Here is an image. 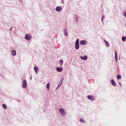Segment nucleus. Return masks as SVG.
Wrapping results in <instances>:
<instances>
[{"mask_svg": "<svg viewBox=\"0 0 126 126\" xmlns=\"http://www.w3.org/2000/svg\"><path fill=\"white\" fill-rule=\"evenodd\" d=\"M11 30H12V27H11L10 29V31H11Z\"/></svg>", "mask_w": 126, "mask_h": 126, "instance_id": "nucleus-29", "label": "nucleus"}, {"mask_svg": "<svg viewBox=\"0 0 126 126\" xmlns=\"http://www.w3.org/2000/svg\"><path fill=\"white\" fill-rule=\"evenodd\" d=\"M56 70L59 72H61V71H63V68L62 67H57Z\"/></svg>", "mask_w": 126, "mask_h": 126, "instance_id": "nucleus-13", "label": "nucleus"}, {"mask_svg": "<svg viewBox=\"0 0 126 126\" xmlns=\"http://www.w3.org/2000/svg\"><path fill=\"white\" fill-rule=\"evenodd\" d=\"M11 53H12L11 55L13 57H14V56H16V51H15V50H11Z\"/></svg>", "mask_w": 126, "mask_h": 126, "instance_id": "nucleus-8", "label": "nucleus"}, {"mask_svg": "<svg viewBox=\"0 0 126 126\" xmlns=\"http://www.w3.org/2000/svg\"><path fill=\"white\" fill-rule=\"evenodd\" d=\"M115 61L116 63H118V54H117V51L115 50Z\"/></svg>", "mask_w": 126, "mask_h": 126, "instance_id": "nucleus-7", "label": "nucleus"}, {"mask_svg": "<svg viewBox=\"0 0 126 126\" xmlns=\"http://www.w3.org/2000/svg\"><path fill=\"white\" fill-rule=\"evenodd\" d=\"M59 112L62 116H65V115L66 114V112L63 108H61L59 110Z\"/></svg>", "mask_w": 126, "mask_h": 126, "instance_id": "nucleus-1", "label": "nucleus"}, {"mask_svg": "<svg viewBox=\"0 0 126 126\" xmlns=\"http://www.w3.org/2000/svg\"><path fill=\"white\" fill-rule=\"evenodd\" d=\"M31 35L30 34H26L25 37V39H26V40H27V41H30V40H31Z\"/></svg>", "mask_w": 126, "mask_h": 126, "instance_id": "nucleus-2", "label": "nucleus"}, {"mask_svg": "<svg viewBox=\"0 0 126 126\" xmlns=\"http://www.w3.org/2000/svg\"><path fill=\"white\" fill-rule=\"evenodd\" d=\"M119 84H120V86H122V84H121L120 82H119Z\"/></svg>", "mask_w": 126, "mask_h": 126, "instance_id": "nucleus-27", "label": "nucleus"}, {"mask_svg": "<svg viewBox=\"0 0 126 126\" xmlns=\"http://www.w3.org/2000/svg\"><path fill=\"white\" fill-rule=\"evenodd\" d=\"M80 58L81 60H83V61H86V60H87V56L86 55H85L83 57L80 56Z\"/></svg>", "mask_w": 126, "mask_h": 126, "instance_id": "nucleus-6", "label": "nucleus"}, {"mask_svg": "<svg viewBox=\"0 0 126 126\" xmlns=\"http://www.w3.org/2000/svg\"><path fill=\"white\" fill-rule=\"evenodd\" d=\"M80 122L81 123H84V124L85 123V120H84V119H80Z\"/></svg>", "mask_w": 126, "mask_h": 126, "instance_id": "nucleus-19", "label": "nucleus"}, {"mask_svg": "<svg viewBox=\"0 0 126 126\" xmlns=\"http://www.w3.org/2000/svg\"><path fill=\"white\" fill-rule=\"evenodd\" d=\"M46 88L47 90L49 91L50 90V83H48L46 85Z\"/></svg>", "mask_w": 126, "mask_h": 126, "instance_id": "nucleus-16", "label": "nucleus"}, {"mask_svg": "<svg viewBox=\"0 0 126 126\" xmlns=\"http://www.w3.org/2000/svg\"><path fill=\"white\" fill-rule=\"evenodd\" d=\"M33 68L34 69L35 73H38V72L39 71V68H38V67L35 66Z\"/></svg>", "mask_w": 126, "mask_h": 126, "instance_id": "nucleus-9", "label": "nucleus"}, {"mask_svg": "<svg viewBox=\"0 0 126 126\" xmlns=\"http://www.w3.org/2000/svg\"><path fill=\"white\" fill-rule=\"evenodd\" d=\"M30 80H32V76H31L30 77Z\"/></svg>", "mask_w": 126, "mask_h": 126, "instance_id": "nucleus-28", "label": "nucleus"}, {"mask_svg": "<svg viewBox=\"0 0 126 126\" xmlns=\"http://www.w3.org/2000/svg\"><path fill=\"white\" fill-rule=\"evenodd\" d=\"M110 82L112 85H113V86H114V87L117 86V84H116V82L115 81V80L114 79L111 80Z\"/></svg>", "mask_w": 126, "mask_h": 126, "instance_id": "nucleus-5", "label": "nucleus"}, {"mask_svg": "<svg viewBox=\"0 0 126 126\" xmlns=\"http://www.w3.org/2000/svg\"><path fill=\"white\" fill-rule=\"evenodd\" d=\"M87 42H86V41L85 40H81L80 41V45H85V44H86Z\"/></svg>", "mask_w": 126, "mask_h": 126, "instance_id": "nucleus-12", "label": "nucleus"}, {"mask_svg": "<svg viewBox=\"0 0 126 126\" xmlns=\"http://www.w3.org/2000/svg\"><path fill=\"white\" fill-rule=\"evenodd\" d=\"M104 42L107 46V47H110V44L109 43V42L106 41V40H104Z\"/></svg>", "mask_w": 126, "mask_h": 126, "instance_id": "nucleus-15", "label": "nucleus"}, {"mask_svg": "<svg viewBox=\"0 0 126 126\" xmlns=\"http://www.w3.org/2000/svg\"><path fill=\"white\" fill-rule=\"evenodd\" d=\"M62 84H63V83H61L60 82L59 85L57 86V88H59V87H61V86H62Z\"/></svg>", "mask_w": 126, "mask_h": 126, "instance_id": "nucleus-23", "label": "nucleus"}, {"mask_svg": "<svg viewBox=\"0 0 126 126\" xmlns=\"http://www.w3.org/2000/svg\"><path fill=\"white\" fill-rule=\"evenodd\" d=\"M63 78H62L61 79V81H60V82L61 83H63Z\"/></svg>", "mask_w": 126, "mask_h": 126, "instance_id": "nucleus-25", "label": "nucleus"}, {"mask_svg": "<svg viewBox=\"0 0 126 126\" xmlns=\"http://www.w3.org/2000/svg\"><path fill=\"white\" fill-rule=\"evenodd\" d=\"M63 33L65 35V36H67L68 33H67V30H66V28H64L63 30Z\"/></svg>", "mask_w": 126, "mask_h": 126, "instance_id": "nucleus-11", "label": "nucleus"}, {"mask_svg": "<svg viewBox=\"0 0 126 126\" xmlns=\"http://www.w3.org/2000/svg\"><path fill=\"white\" fill-rule=\"evenodd\" d=\"M75 48L76 50H78V49H79V43H75Z\"/></svg>", "mask_w": 126, "mask_h": 126, "instance_id": "nucleus-14", "label": "nucleus"}, {"mask_svg": "<svg viewBox=\"0 0 126 126\" xmlns=\"http://www.w3.org/2000/svg\"><path fill=\"white\" fill-rule=\"evenodd\" d=\"M76 22H77L78 21V18H76Z\"/></svg>", "mask_w": 126, "mask_h": 126, "instance_id": "nucleus-26", "label": "nucleus"}, {"mask_svg": "<svg viewBox=\"0 0 126 126\" xmlns=\"http://www.w3.org/2000/svg\"><path fill=\"white\" fill-rule=\"evenodd\" d=\"M88 99L91 101H94L95 100V97L93 95H88Z\"/></svg>", "mask_w": 126, "mask_h": 126, "instance_id": "nucleus-4", "label": "nucleus"}, {"mask_svg": "<svg viewBox=\"0 0 126 126\" xmlns=\"http://www.w3.org/2000/svg\"><path fill=\"white\" fill-rule=\"evenodd\" d=\"M122 40L123 42H125V41H126V37L125 36H123L122 37Z\"/></svg>", "mask_w": 126, "mask_h": 126, "instance_id": "nucleus-17", "label": "nucleus"}, {"mask_svg": "<svg viewBox=\"0 0 126 126\" xmlns=\"http://www.w3.org/2000/svg\"><path fill=\"white\" fill-rule=\"evenodd\" d=\"M59 63L60 65H62L63 64V61L61 60L59 62Z\"/></svg>", "mask_w": 126, "mask_h": 126, "instance_id": "nucleus-21", "label": "nucleus"}, {"mask_svg": "<svg viewBox=\"0 0 126 126\" xmlns=\"http://www.w3.org/2000/svg\"><path fill=\"white\" fill-rule=\"evenodd\" d=\"M19 102H20V100H19Z\"/></svg>", "mask_w": 126, "mask_h": 126, "instance_id": "nucleus-30", "label": "nucleus"}, {"mask_svg": "<svg viewBox=\"0 0 126 126\" xmlns=\"http://www.w3.org/2000/svg\"><path fill=\"white\" fill-rule=\"evenodd\" d=\"M56 11L60 12L62 10V7L61 6H57L56 8Z\"/></svg>", "mask_w": 126, "mask_h": 126, "instance_id": "nucleus-10", "label": "nucleus"}, {"mask_svg": "<svg viewBox=\"0 0 126 126\" xmlns=\"http://www.w3.org/2000/svg\"><path fill=\"white\" fill-rule=\"evenodd\" d=\"M105 19V16H102L101 17V22L104 24V19Z\"/></svg>", "mask_w": 126, "mask_h": 126, "instance_id": "nucleus-18", "label": "nucleus"}, {"mask_svg": "<svg viewBox=\"0 0 126 126\" xmlns=\"http://www.w3.org/2000/svg\"><path fill=\"white\" fill-rule=\"evenodd\" d=\"M23 88H26L27 87V81L26 80H24L23 81Z\"/></svg>", "mask_w": 126, "mask_h": 126, "instance_id": "nucleus-3", "label": "nucleus"}, {"mask_svg": "<svg viewBox=\"0 0 126 126\" xmlns=\"http://www.w3.org/2000/svg\"><path fill=\"white\" fill-rule=\"evenodd\" d=\"M75 44H79V39L78 38L76 39Z\"/></svg>", "mask_w": 126, "mask_h": 126, "instance_id": "nucleus-24", "label": "nucleus"}, {"mask_svg": "<svg viewBox=\"0 0 126 126\" xmlns=\"http://www.w3.org/2000/svg\"><path fill=\"white\" fill-rule=\"evenodd\" d=\"M2 107L3 108V109H6V105L5 104H3L2 105Z\"/></svg>", "mask_w": 126, "mask_h": 126, "instance_id": "nucleus-20", "label": "nucleus"}, {"mask_svg": "<svg viewBox=\"0 0 126 126\" xmlns=\"http://www.w3.org/2000/svg\"><path fill=\"white\" fill-rule=\"evenodd\" d=\"M121 78H122V76H121V75L119 74L117 75V79H121Z\"/></svg>", "mask_w": 126, "mask_h": 126, "instance_id": "nucleus-22", "label": "nucleus"}]
</instances>
